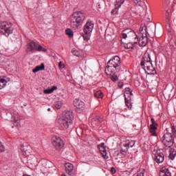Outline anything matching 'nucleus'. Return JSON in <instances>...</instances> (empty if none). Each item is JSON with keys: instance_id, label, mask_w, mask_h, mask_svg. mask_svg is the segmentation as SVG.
<instances>
[{"instance_id": "obj_1", "label": "nucleus", "mask_w": 176, "mask_h": 176, "mask_svg": "<svg viewBox=\"0 0 176 176\" xmlns=\"http://www.w3.org/2000/svg\"><path fill=\"white\" fill-rule=\"evenodd\" d=\"M85 20H86L85 13L80 11L74 12L71 16L70 26L73 30H78L80 25L83 24Z\"/></svg>"}, {"instance_id": "obj_2", "label": "nucleus", "mask_w": 176, "mask_h": 176, "mask_svg": "<svg viewBox=\"0 0 176 176\" xmlns=\"http://www.w3.org/2000/svg\"><path fill=\"white\" fill-rule=\"evenodd\" d=\"M72 122H74V113L69 111H66L58 120V124L65 130L72 124Z\"/></svg>"}, {"instance_id": "obj_3", "label": "nucleus", "mask_w": 176, "mask_h": 176, "mask_svg": "<svg viewBox=\"0 0 176 176\" xmlns=\"http://www.w3.org/2000/svg\"><path fill=\"white\" fill-rule=\"evenodd\" d=\"M94 29V22L92 21H88L83 27V33L82 37L84 41L87 42L90 39V36H91V32H93V30Z\"/></svg>"}, {"instance_id": "obj_4", "label": "nucleus", "mask_w": 176, "mask_h": 176, "mask_svg": "<svg viewBox=\"0 0 176 176\" xmlns=\"http://www.w3.org/2000/svg\"><path fill=\"white\" fill-rule=\"evenodd\" d=\"M137 38H138V36H137L135 32L131 29H126L122 31L121 34V39H122V41H127V42L136 41Z\"/></svg>"}, {"instance_id": "obj_5", "label": "nucleus", "mask_w": 176, "mask_h": 176, "mask_svg": "<svg viewBox=\"0 0 176 176\" xmlns=\"http://www.w3.org/2000/svg\"><path fill=\"white\" fill-rule=\"evenodd\" d=\"M0 30L1 33L5 36H9V35L13 34V27H12V23L8 21L0 22Z\"/></svg>"}, {"instance_id": "obj_6", "label": "nucleus", "mask_w": 176, "mask_h": 176, "mask_svg": "<svg viewBox=\"0 0 176 176\" xmlns=\"http://www.w3.org/2000/svg\"><path fill=\"white\" fill-rule=\"evenodd\" d=\"M135 145V142L131 140L125 139L121 142V151L120 153L124 156H126L129 148H133V146Z\"/></svg>"}, {"instance_id": "obj_7", "label": "nucleus", "mask_w": 176, "mask_h": 176, "mask_svg": "<svg viewBox=\"0 0 176 176\" xmlns=\"http://www.w3.org/2000/svg\"><path fill=\"white\" fill-rule=\"evenodd\" d=\"M162 144L166 149L171 148L174 145V138H173V133L167 132L163 135Z\"/></svg>"}, {"instance_id": "obj_8", "label": "nucleus", "mask_w": 176, "mask_h": 176, "mask_svg": "<svg viewBox=\"0 0 176 176\" xmlns=\"http://www.w3.org/2000/svg\"><path fill=\"white\" fill-rule=\"evenodd\" d=\"M28 49L29 52H47V50L46 48H43L42 45H40L34 41H31L30 43L28 44Z\"/></svg>"}, {"instance_id": "obj_9", "label": "nucleus", "mask_w": 176, "mask_h": 176, "mask_svg": "<svg viewBox=\"0 0 176 176\" xmlns=\"http://www.w3.org/2000/svg\"><path fill=\"white\" fill-rule=\"evenodd\" d=\"M52 145L56 151H61L64 148V142L61 138L58 136H54L52 138Z\"/></svg>"}, {"instance_id": "obj_10", "label": "nucleus", "mask_w": 176, "mask_h": 176, "mask_svg": "<svg viewBox=\"0 0 176 176\" xmlns=\"http://www.w3.org/2000/svg\"><path fill=\"white\" fill-rule=\"evenodd\" d=\"M109 65H111L115 69L120 65V58L118 56H114L113 59L109 60L108 63Z\"/></svg>"}, {"instance_id": "obj_11", "label": "nucleus", "mask_w": 176, "mask_h": 176, "mask_svg": "<svg viewBox=\"0 0 176 176\" xmlns=\"http://www.w3.org/2000/svg\"><path fill=\"white\" fill-rule=\"evenodd\" d=\"M137 45L142 47H144L148 45V36H146V34L144 36L143 34H142L141 38L138 40V38H136Z\"/></svg>"}, {"instance_id": "obj_12", "label": "nucleus", "mask_w": 176, "mask_h": 176, "mask_svg": "<svg viewBox=\"0 0 176 176\" xmlns=\"http://www.w3.org/2000/svg\"><path fill=\"white\" fill-rule=\"evenodd\" d=\"M122 43L124 44V47L125 49H133L137 46V41H131V42H126V40L121 39Z\"/></svg>"}, {"instance_id": "obj_13", "label": "nucleus", "mask_w": 176, "mask_h": 176, "mask_svg": "<svg viewBox=\"0 0 176 176\" xmlns=\"http://www.w3.org/2000/svg\"><path fill=\"white\" fill-rule=\"evenodd\" d=\"M155 161L156 163H158V164L163 163V162H164V154H163V153H160V151H157L155 154Z\"/></svg>"}, {"instance_id": "obj_14", "label": "nucleus", "mask_w": 176, "mask_h": 176, "mask_svg": "<svg viewBox=\"0 0 176 176\" xmlns=\"http://www.w3.org/2000/svg\"><path fill=\"white\" fill-rule=\"evenodd\" d=\"M131 91V89L129 87L125 88V94H124V100H125V104L127 107V108H129L131 109V103L129 102V94Z\"/></svg>"}, {"instance_id": "obj_15", "label": "nucleus", "mask_w": 176, "mask_h": 176, "mask_svg": "<svg viewBox=\"0 0 176 176\" xmlns=\"http://www.w3.org/2000/svg\"><path fill=\"white\" fill-rule=\"evenodd\" d=\"M124 3V0H116V4L115 5L116 8L112 10L111 14H118L119 12V8Z\"/></svg>"}, {"instance_id": "obj_16", "label": "nucleus", "mask_w": 176, "mask_h": 176, "mask_svg": "<svg viewBox=\"0 0 176 176\" xmlns=\"http://www.w3.org/2000/svg\"><path fill=\"white\" fill-rule=\"evenodd\" d=\"M65 167L68 175H74V164L68 162L65 164Z\"/></svg>"}, {"instance_id": "obj_17", "label": "nucleus", "mask_w": 176, "mask_h": 176, "mask_svg": "<svg viewBox=\"0 0 176 176\" xmlns=\"http://www.w3.org/2000/svg\"><path fill=\"white\" fill-rule=\"evenodd\" d=\"M74 105L77 108V109H85V102L82 100H79L78 99H76L74 101Z\"/></svg>"}, {"instance_id": "obj_18", "label": "nucleus", "mask_w": 176, "mask_h": 176, "mask_svg": "<svg viewBox=\"0 0 176 176\" xmlns=\"http://www.w3.org/2000/svg\"><path fill=\"white\" fill-rule=\"evenodd\" d=\"M104 122V119L100 116H96L91 120V124L94 127L96 126V124H98V123H102Z\"/></svg>"}, {"instance_id": "obj_19", "label": "nucleus", "mask_w": 176, "mask_h": 176, "mask_svg": "<svg viewBox=\"0 0 176 176\" xmlns=\"http://www.w3.org/2000/svg\"><path fill=\"white\" fill-rule=\"evenodd\" d=\"M157 126L158 124H151L149 127V131L151 135H153L154 137L157 135V133H156V130H157Z\"/></svg>"}, {"instance_id": "obj_20", "label": "nucleus", "mask_w": 176, "mask_h": 176, "mask_svg": "<svg viewBox=\"0 0 176 176\" xmlns=\"http://www.w3.org/2000/svg\"><path fill=\"white\" fill-rule=\"evenodd\" d=\"M151 61H152V60L151 59V55L148 53H145L142 56V60L140 64L144 65V63H149Z\"/></svg>"}, {"instance_id": "obj_21", "label": "nucleus", "mask_w": 176, "mask_h": 176, "mask_svg": "<svg viewBox=\"0 0 176 176\" xmlns=\"http://www.w3.org/2000/svg\"><path fill=\"white\" fill-rule=\"evenodd\" d=\"M115 72V68H113V66H111V65H107V67L105 68V73L107 75H112Z\"/></svg>"}, {"instance_id": "obj_22", "label": "nucleus", "mask_w": 176, "mask_h": 176, "mask_svg": "<svg viewBox=\"0 0 176 176\" xmlns=\"http://www.w3.org/2000/svg\"><path fill=\"white\" fill-rule=\"evenodd\" d=\"M160 176H171V173L168 168H162L160 172Z\"/></svg>"}, {"instance_id": "obj_23", "label": "nucleus", "mask_w": 176, "mask_h": 176, "mask_svg": "<svg viewBox=\"0 0 176 176\" xmlns=\"http://www.w3.org/2000/svg\"><path fill=\"white\" fill-rule=\"evenodd\" d=\"M144 71H146V72L148 75H156V70L155 69V67H153V65L144 69Z\"/></svg>"}, {"instance_id": "obj_24", "label": "nucleus", "mask_w": 176, "mask_h": 176, "mask_svg": "<svg viewBox=\"0 0 176 176\" xmlns=\"http://www.w3.org/2000/svg\"><path fill=\"white\" fill-rule=\"evenodd\" d=\"M175 156H176L175 149H174L173 148H170L169 151V158L171 160H174V159H175Z\"/></svg>"}, {"instance_id": "obj_25", "label": "nucleus", "mask_w": 176, "mask_h": 176, "mask_svg": "<svg viewBox=\"0 0 176 176\" xmlns=\"http://www.w3.org/2000/svg\"><path fill=\"white\" fill-rule=\"evenodd\" d=\"M43 69H45V64L41 63L40 66H36L34 69H33L32 72H34V74H36V72H38V71H42Z\"/></svg>"}, {"instance_id": "obj_26", "label": "nucleus", "mask_w": 176, "mask_h": 176, "mask_svg": "<svg viewBox=\"0 0 176 176\" xmlns=\"http://www.w3.org/2000/svg\"><path fill=\"white\" fill-rule=\"evenodd\" d=\"M54 90H57V86H53L51 89L44 90L45 94H52Z\"/></svg>"}, {"instance_id": "obj_27", "label": "nucleus", "mask_w": 176, "mask_h": 176, "mask_svg": "<svg viewBox=\"0 0 176 176\" xmlns=\"http://www.w3.org/2000/svg\"><path fill=\"white\" fill-rule=\"evenodd\" d=\"M165 17H166V23L170 25L171 24V18L170 17V12L168 11H166L165 14Z\"/></svg>"}, {"instance_id": "obj_28", "label": "nucleus", "mask_w": 176, "mask_h": 176, "mask_svg": "<svg viewBox=\"0 0 176 176\" xmlns=\"http://www.w3.org/2000/svg\"><path fill=\"white\" fill-rule=\"evenodd\" d=\"M142 68H143V69H145L146 68H149L150 67H151L152 65V61L150 62H144V65L140 64Z\"/></svg>"}, {"instance_id": "obj_29", "label": "nucleus", "mask_w": 176, "mask_h": 176, "mask_svg": "<svg viewBox=\"0 0 176 176\" xmlns=\"http://www.w3.org/2000/svg\"><path fill=\"white\" fill-rule=\"evenodd\" d=\"M94 97H96V98H102L104 97V94H102V91L100 90L97 91L94 94Z\"/></svg>"}, {"instance_id": "obj_30", "label": "nucleus", "mask_w": 176, "mask_h": 176, "mask_svg": "<svg viewBox=\"0 0 176 176\" xmlns=\"http://www.w3.org/2000/svg\"><path fill=\"white\" fill-rule=\"evenodd\" d=\"M7 83H8V81H6L5 78H0V90L1 89H3V87L6 86Z\"/></svg>"}, {"instance_id": "obj_31", "label": "nucleus", "mask_w": 176, "mask_h": 176, "mask_svg": "<svg viewBox=\"0 0 176 176\" xmlns=\"http://www.w3.org/2000/svg\"><path fill=\"white\" fill-rule=\"evenodd\" d=\"M100 152L104 159H108V154L107 153V150L105 148L100 149Z\"/></svg>"}, {"instance_id": "obj_32", "label": "nucleus", "mask_w": 176, "mask_h": 176, "mask_svg": "<svg viewBox=\"0 0 176 176\" xmlns=\"http://www.w3.org/2000/svg\"><path fill=\"white\" fill-rule=\"evenodd\" d=\"M145 175V169L144 168H142V169H140L137 173L134 174L133 176H144Z\"/></svg>"}, {"instance_id": "obj_33", "label": "nucleus", "mask_w": 176, "mask_h": 176, "mask_svg": "<svg viewBox=\"0 0 176 176\" xmlns=\"http://www.w3.org/2000/svg\"><path fill=\"white\" fill-rule=\"evenodd\" d=\"M54 106L56 109H60L63 107V101L58 100L57 102H55Z\"/></svg>"}, {"instance_id": "obj_34", "label": "nucleus", "mask_w": 176, "mask_h": 176, "mask_svg": "<svg viewBox=\"0 0 176 176\" xmlns=\"http://www.w3.org/2000/svg\"><path fill=\"white\" fill-rule=\"evenodd\" d=\"M65 34L69 36V38H72V36H74V32L69 28L65 30Z\"/></svg>"}, {"instance_id": "obj_35", "label": "nucleus", "mask_w": 176, "mask_h": 176, "mask_svg": "<svg viewBox=\"0 0 176 176\" xmlns=\"http://www.w3.org/2000/svg\"><path fill=\"white\" fill-rule=\"evenodd\" d=\"M110 78L111 79V80L113 82H118V80H119V78L118 77V76H116V75H115L113 74V75H111Z\"/></svg>"}, {"instance_id": "obj_36", "label": "nucleus", "mask_w": 176, "mask_h": 176, "mask_svg": "<svg viewBox=\"0 0 176 176\" xmlns=\"http://www.w3.org/2000/svg\"><path fill=\"white\" fill-rule=\"evenodd\" d=\"M14 124L15 126H19V124L20 123V120L19 119L18 117L14 116Z\"/></svg>"}, {"instance_id": "obj_37", "label": "nucleus", "mask_w": 176, "mask_h": 176, "mask_svg": "<svg viewBox=\"0 0 176 176\" xmlns=\"http://www.w3.org/2000/svg\"><path fill=\"white\" fill-rule=\"evenodd\" d=\"M133 2H134V3H135V5H138V6H141V5L142 4V1H141V0H132Z\"/></svg>"}, {"instance_id": "obj_38", "label": "nucleus", "mask_w": 176, "mask_h": 176, "mask_svg": "<svg viewBox=\"0 0 176 176\" xmlns=\"http://www.w3.org/2000/svg\"><path fill=\"white\" fill-rule=\"evenodd\" d=\"M99 148V151H101V149H105L106 146H105V143L102 142L100 144H99L98 146Z\"/></svg>"}, {"instance_id": "obj_39", "label": "nucleus", "mask_w": 176, "mask_h": 176, "mask_svg": "<svg viewBox=\"0 0 176 176\" xmlns=\"http://www.w3.org/2000/svg\"><path fill=\"white\" fill-rule=\"evenodd\" d=\"M144 28L145 31H146V26H144V27L141 26L140 28V36H142V34L144 35V33H142V31H144Z\"/></svg>"}, {"instance_id": "obj_40", "label": "nucleus", "mask_w": 176, "mask_h": 176, "mask_svg": "<svg viewBox=\"0 0 176 176\" xmlns=\"http://www.w3.org/2000/svg\"><path fill=\"white\" fill-rule=\"evenodd\" d=\"M131 96H133V90H131V91L129 94V96H126L129 100V102L131 101Z\"/></svg>"}, {"instance_id": "obj_41", "label": "nucleus", "mask_w": 176, "mask_h": 176, "mask_svg": "<svg viewBox=\"0 0 176 176\" xmlns=\"http://www.w3.org/2000/svg\"><path fill=\"white\" fill-rule=\"evenodd\" d=\"M0 152H5V146L0 142Z\"/></svg>"}, {"instance_id": "obj_42", "label": "nucleus", "mask_w": 176, "mask_h": 176, "mask_svg": "<svg viewBox=\"0 0 176 176\" xmlns=\"http://www.w3.org/2000/svg\"><path fill=\"white\" fill-rule=\"evenodd\" d=\"M26 148H27V146H25L24 145L22 144V145L21 146V151L22 152L26 153V152H27Z\"/></svg>"}, {"instance_id": "obj_43", "label": "nucleus", "mask_w": 176, "mask_h": 176, "mask_svg": "<svg viewBox=\"0 0 176 176\" xmlns=\"http://www.w3.org/2000/svg\"><path fill=\"white\" fill-rule=\"evenodd\" d=\"M72 52L74 56H79V52L76 51V50H72Z\"/></svg>"}, {"instance_id": "obj_44", "label": "nucleus", "mask_w": 176, "mask_h": 176, "mask_svg": "<svg viewBox=\"0 0 176 176\" xmlns=\"http://www.w3.org/2000/svg\"><path fill=\"white\" fill-rule=\"evenodd\" d=\"M173 42H174V40H171L170 41V45H171V46H173V47H176V44L175 43L174 44Z\"/></svg>"}, {"instance_id": "obj_45", "label": "nucleus", "mask_w": 176, "mask_h": 176, "mask_svg": "<svg viewBox=\"0 0 176 176\" xmlns=\"http://www.w3.org/2000/svg\"><path fill=\"white\" fill-rule=\"evenodd\" d=\"M151 124H157V123H156V122L155 121V119L153 118H152L151 119Z\"/></svg>"}, {"instance_id": "obj_46", "label": "nucleus", "mask_w": 176, "mask_h": 176, "mask_svg": "<svg viewBox=\"0 0 176 176\" xmlns=\"http://www.w3.org/2000/svg\"><path fill=\"white\" fill-rule=\"evenodd\" d=\"M111 171L112 174H115V173H116V169L114 167H112L111 168Z\"/></svg>"}, {"instance_id": "obj_47", "label": "nucleus", "mask_w": 176, "mask_h": 176, "mask_svg": "<svg viewBox=\"0 0 176 176\" xmlns=\"http://www.w3.org/2000/svg\"><path fill=\"white\" fill-rule=\"evenodd\" d=\"M118 87H120V89H122V87H123V83L122 82H119Z\"/></svg>"}, {"instance_id": "obj_48", "label": "nucleus", "mask_w": 176, "mask_h": 176, "mask_svg": "<svg viewBox=\"0 0 176 176\" xmlns=\"http://www.w3.org/2000/svg\"><path fill=\"white\" fill-rule=\"evenodd\" d=\"M62 64H63V63H62V62H59V63H58V65H59L60 68H61V65H62Z\"/></svg>"}, {"instance_id": "obj_49", "label": "nucleus", "mask_w": 176, "mask_h": 176, "mask_svg": "<svg viewBox=\"0 0 176 176\" xmlns=\"http://www.w3.org/2000/svg\"><path fill=\"white\" fill-rule=\"evenodd\" d=\"M164 94H167V89H165V90L164 91Z\"/></svg>"}, {"instance_id": "obj_50", "label": "nucleus", "mask_w": 176, "mask_h": 176, "mask_svg": "<svg viewBox=\"0 0 176 176\" xmlns=\"http://www.w3.org/2000/svg\"><path fill=\"white\" fill-rule=\"evenodd\" d=\"M61 176H67V175H65V174H62V175Z\"/></svg>"}, {"instance_id": "obj_51", "label": "nucleus", "mask_w": 176, "mask_h": 176, "mask_svg": "<svg viewBox=\"0 0 176 176\" xmlns=\"http://www.w3.org/2000/svg\"><path fill=\"white\" fill-rule=\"evenodd\" d=\"M47 111H50V109H48Z\"/></svg>"}]
</instances>
